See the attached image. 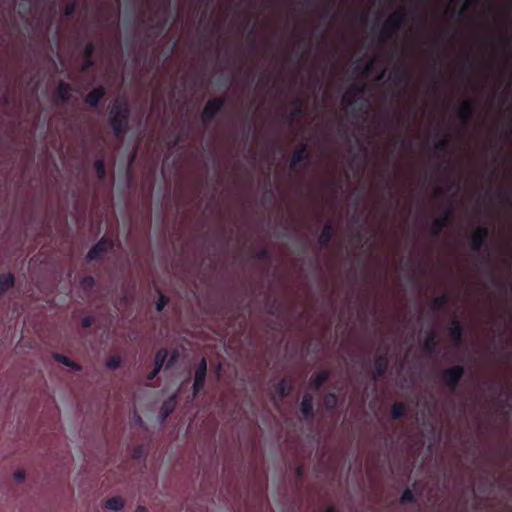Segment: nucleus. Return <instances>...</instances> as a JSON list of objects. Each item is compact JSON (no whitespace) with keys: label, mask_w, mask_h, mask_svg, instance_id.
Wrapping results in <instances>:
<instances>
[{"label":"nucleus","mask_w":512,"mask_h":512,"mask_svg":"<svg viewBox=\"0 0 512 512\" xmlns=\"http://www.w3.org/2000/svg\"><path fill=\"white\" fill-rule=\"evenodd\" d=\"M405 413V405L403 403H395L391 408V416L393 419H399Z\"/></svg>","instance_id":"27"},{"label":"nucleus","mask_w":512,"mask_h":512,"mask_svg":"<svg viewBox=\"0 0 512 512\" xmlns=\"http://www.w3.org/2000/svg\"><path fill=\"white\" fill-rule=\"evenodd\" d=\"M255 258L259 261L268 260L270 258V252L267 248H261L255 253Z\"/></svg>","instance_id":"33"},{"label":"nucleus","mask_w":512,"mask_h":512,"mask_svg":"<svg viewBox=\"0 0 512 512\" xmlns=\"http://www.w3.org/2000/svg\"><path fill=\"white\" fill-rule=\"evenodd\" d=\"M372 66H373V61H370L367 63V65L365 66V68L362 72V75L364 77L368 76V74L371 72Z\"/></svg>","instance_id":"42"},{"label":"nucleus","mask_w":512,"mask_h":512,"mask_svg":"<svg viewBox=\"0 0 512 512\" xmlns=\"http://www.w3.org/2000/svg\"><path fill=\"white\" fill-rule=\"evenodd\" d=\"M24 478H25V473L23 471H17V472L14 473V479L17 482L23 481Z\"/></svg>","instance_id":"43"},{"label":"nucleus","mask_w":512,"mask_h":512,"mask_svg":"<svg viewBox=\"0 0 512 512\" xmlns=\"http://www.w3.org/2000/svg\"><path fill=\"white\" fill-rule=\"evenodd\" d=\"M95 284H96V281H95L94 277H92L90 275L84 276L80 281L81 288L86 292H90L93 289V287L95 286Z\"/></svg>","instance_id":"25"},{"label":"nucleus","mask_w":512,"mask_h":512,"mask_svg":"<svg viewBox=\"0 0 512 512\" xmlns=\"http://www.w3.org/2000/svg\"><path fill=\"white\" fill-rule=\"evenodd\" d=\"M410 146H411V150H413V146H414L413 140H411Z\"/></svg>","instance_id":"52"},{"label":"nucleus","mask_w":512,"mask_h":512,"mask_svg":"<svg viewBox=\"0 0 512 512\" xmlns=\"http://www.w3.org/2000/svg\"><path fill=\"white\" fill-rule=\"evenodd\" d=\"M94 66H95V61L93 60V58H83V62L81 65V70L83 72H86V71L92 69Z\"/></svg>","instance_id":"34"},{"label":"nucleus","mask_w":512,"mask_h":512,"mask_svg":"<svg viewBox=\"0 0 512 512\" xmlns=\"http://www.w3.org/2000/svg\"><path fill=\"white\" fill-rule=\"evenodd\" d=\"M154 30H159L160 32L164 30V24L163 22L161 21H157L155 22L152 26H151V29H150V32L147 34V37H151L152 35V32Z\"/></svg>","instance_id":"37"},{"label":"nucleus","mask_w":512,"mask_h":512,"mask_svg":"<svg viewBox=\"0 0 512 512\" xmlns=\"http://www.w3.org/2000/svg\"><path fill=\"white\" fill-rule=\"evenodd\" d=\"M355 239H356L357 243H361V241H362L363 237H362V235H361V234H357V235L355 236Z\"/></svg>","instance_id":"46"},{"label":"nucleus","mask_w":512,"mask_h":512,"mask_svg":"<svg viewBox=\"0 0 512 512\" xmlns=\"http://www.w3.org/2000/svg\"><path fill=\"white\" fill-rule=\"evenodd\" d=\"M411 488H412V489H416V482H413V483L411 484Z\"/></svg>","instance_id":"50"},{"label":"nucleus","mask_w":512,"mask_h":512,"mask_svg":"<svg viewBox=\"0 0 512 512\" xmlns=\"http://www.w3.org/2000/svg\"><path fill=\"white\" fill-rule=\"evenodd\" d=\"M411 501L413 500V493L410 489H406L403 494H402V497H401V501L402 502H406V501Z\"/></svg>","instance_id":"39"},{"label":"nucleus","mask_w":512,"mask_h":512,"mask_svg":"<svg viewBox=\"0 0 512 512\" xmlns=\"http://www.w3.org/2000/svg\"><path fill=\"white\" fill-rule=\"evenodd\" d=\"M383 77H384V72H382V73L379 75L378 79L380 80V79H382Z\"/></svg>","instance_id":"51"},{"label":"nucleus","mask_w":512,"mask_h":512,"mask_svg":"<svg viewBox=\"0 0 512 512\" xmlns=\"http://www.w3.org/2000/svg\"><path fill=\"white\" fill-rule=\"evenodd\" d=\"M72 90L73 87L71 84L60 81L56 90L55 101L61 103L68 102L70 100Z\"/></svg>","instance_id":"10"},{"label":"nucleus","mask_w":512,"mask_h":512,"mask_svg":"<svg viewBox=\"0 0 512 512\" xmlns=\"http://www.w3.org/2000/svg\"><path fill=\"white\" fill-rule=\"evenodd\" d=\"M93 166H94V170H95L97 178L100 181H103L106 177V167H105L104 159L103 158L96 159Z\"/></svg>","instance_id":"21"},{"label":"nucleus","mask_w":512,"mask_h":512,"mask_svg":"<svg viewBox=\"0 0 512 512\" xmlns=\"http://www.w3.org/2000/svg\"><path fill=\"white\" fill-rule=\"evenodd\" d=\"M405 22V13L403 10H396L389 14L381 25L378 32L380 43H386L393 40Z\"/></svg>","instance_id":"2"},{"label":"nucleus","mask_w":512,"mask_h":512,"mask_svg":"<svg viewBox=\"0 0 512 512\" xmlns=\"http://www.w3.org/2000/svg\"><path fill=\"white\" fill-rule=\"evenodd\" d=\"M55 356V359L60 362V363H63L67 366H72V367H75V368H79L75 363L71 362L66 356L65 354H60V353H57V354H53Z\"/></svg>","instance_id":"32"},{"label":"nucleus","mask_w":512,"mask_h":512,"mask_svg":"<svg viewBox=\"0 0 512 512\" xmlns=\"http://www.w3.org/2000/svg\"><path fill=\"white\" fill-rule=\"evenodd\" d=\"M323 403L327 410H332L337 404V396L334 393H328L324 396Z\"/></svg>","instance_id":"26"},{"label":"nucleus","mask_w":512,"mask_h":512,"mask_svg":"<svg viewBox=\"0 0 512 512\" xmlns=\"http://www.w3.org/2000/svg\"><path fill=\"white\" fill-rule=\"evenodd\" d=\"M134 419L137 424L142 425L143 421L139 415L135 414Z\"/></svg>","instance_id":"44"},{"label":"nucleus","mask_w":512,"mask_h":512,"mask_svg":"<svg viewBox=\"0 0 512 512\" xmlns=\"http://www.w3.org/2000/svg\"><path fill=\"white\" fill-rule=\"evenodd\" d=\"M124 507V500L120 496L111 497L104 503V508L112 511H120Z\"/></svg>","instance_id":"19"},{"label":"nucleus","mask_w":512,"mask_h":512,"mask_svg":"<svg viewBox=\"0 0 512 512\" xmlns=\"http://www.w3.org/2000/svg\"><path fill=\"white\" fill-rule=\"evenodd\" d=\"M131 109L127 101L116 100L112 103L108 120L109 125L117 138H122L129 130Z\"/></svg>","instance_id":"1"},{"label":"nucleus","mask_w":512,"mask_h":512,"mask_svg":"<svg viewBox=\"0 0 512 512\" xmlns=\"http://www.w3.org/2000/svg\"><path fill=\"white\" fill-rule=\"evenodd\" d=\"M19 13H28L30 12V3L28 0H23L21 3H19Z\"/></svg>","instance_id":"38"},{"label":"nucleus","mask_w":512,"mask_h":512,"mask_svg":"<svg viewBox=\"0 0 512 512\" xmlns=\"http://www.w3.org/2000/svg\"><path fill=\"white\" fill-rule=\"evenodd\" d=\"M15 277L11 272L0 273V296L14 287Z\"/></svg>","instance_id":"15"},{"label":"nucleus","mask_w":512,"mask_h":512,"mask_svg":"<svg viewBox=\"0 0 512 512\" xmlns=\"http://www.w3.org/2000/svg\"><path fill=\"white\" fill-rule=\"evenodd\" d=\"M168 354H156L155 365L153 371L148 375V380L154 379V377L159 373V371L164 366L166 361V357Z\"/></svg>","instance_id":"20"},{"label":"nucleus","mask_w":512,"mask_h":512,"mask_svg":"<svg viewBox=\"0 0 512 512\" xmlns=\"http://www.w3.org/2000/svg\"><path fill=\"white\" fill-rule=\"evenodd\" d=\"M404 75L399 68H394L389 72L388 80L396 87L403 81Z\"/></svg>","instance_id":"22"},{"label":"nucleus","mask_w":512,"mask_h":512,"mask_svg":"<svg viewBox=\"0 0 512 512\" xmlns=\"http://www.w3.org/2000/svg\"><path fill=\"white\" fill-rule=\"evenodd\" d=\"M414 273H415V272H414V270L412 269V271H411V277H413V276H414Z\"/></svg>","instance_id":"54"},{"label":"nucleus","mask_w":512,"mask_h":512,"mask_svg":"<svg viewBox=\"0 0 512 512\" xmlns=\"http://www.w3.org/2000/svg\"><path fill=\"white\" fill-rule=\"evenodd\" d=\"M7 102H8V98L4 97V103L7 104Z\"/></svg>","instance_id":"53"},{"label":"nucleus","mask_w":512,"mask_h":512,"mask_svg":"<svg viewBox=\"0 0 512 512\" xmlns=\"http://www.w3.org/2000/svg\"><path fill=\"white\" fill-rule=\"evenodd\" d=\"M135 512H147V509L144 506H137Z\"/></svg>","instance_id":"45"},{"label":"nucleus","mask_w":512,"mask_h":512,"mask_svg":"<svg viewBox=\"0 0 512 512\" xmlns=\"http://www.w3.org/2000/svg\"><path fill=\"white\" fill-rule=\"evenodd\" d=\"M291 391V385L285 380L281 379L276 385V392L280 397L287 396Z\"/></svg>","instance_id":"23"},{"label":"nucleus","mask_w":512,"mask_h":512,"mask_svg":"<svg viewBox=\"0 0 512 512\" xmlns=\"http://www.w3.org/2000/svg\"><path fill=\"white\" fill-rule=\"evenodd\" d=\"M324 512H335L333 508H327Z\"/></svg>","instance_id":"48"},{"label":"nucleus","mask_w":512,"mask_h":512,"mask_svg":"<svg viewBox=\"0 0 512 512\" xmlns=\"http://www.w3.org/2000/svg\"><path fill=\"white\" fill-rule=\"evenodd\" d=\"M300 410L305 420H312L314 418L313 410V397L310 394H305L300 403Z\"/></svg>","instance_id":"12"},{"label":"nucleus","mask_w":512,"mask_h":512,"mask_svg":"<svg viewBox=\"0 0 512 512\" xmlns=\"http://www.w3.org/2000/svg\"><path fill=\"white\" fill-rule=\"evenodd\" d=\"M175 407H176L175 396H171L170 398H168L167 400H165L163 402V404L160 407V411H159V417H160L161 423L166 421L168 416L174 411Z\"/></svg>","instance_id":"13"},{"label":"nucleus","mask_w":512,"mask_h":512,"mask_svg":"<svg viewBox=\"0 0 512 512\" xmlns=\"http://www.w3.org/2000/svg\"><path fill=\"white\" fill-rule=\"evenodd\" d=\"M297 473L298 475H301V469H298Z\"/></svg>","instance_id":"55"},{"label":"nucleus","mask_w":512,"mask_h":512,"mask_svg":"<svg viewBox=\"0 0 512 512\" xmlns=\"http://www.w3.org/2000/svg\"><path fill=\"white\" fill-rule=\"evenodd\" d=\"M132 458L138 461H144L146 459V450L144 446H136L132 451Z\"/></svg>","instance_id":"29"},{"label":"nucleus","mask_w":512,"mask_h":512,"mask_svg":"<svg viewBox=\"0 0 512 512\" xmlns=\"http://www.w3.org/2000/svg\"><path fill=\"white\" fill-rule=\"evenodd\" d=\"M225 100L223 98H213L207 101L201 113V122L208 125L212 122L215 116L223 109Z\"/></svg>","instance_id":"4"},{"label":"nucleus","mask_w":512,"mask_h":512,"mask_svg":"<svg viewBox=\"0 0 512 512\" xmlns=\"http://www.w3.org/2000/svg\"><path fill=\"white\" fill-rule=\"evenodd\" d=\"M358 318L365 325L369 323L370 318L378 322V309L376 305L370 306L368 301H366L358 312Z\"/></svg>","instance_id":"8"},{"label":"nucleus","mask_w":512,"mask_h":512,"mask_svg":"<svg viewBox=\"0 0 512 512\" xmlns=\"http://www.w3.org/2000/svg\"><path fill=\"white\" fill-rule=\"evenodd\" d=\"M96 46L93 42H88L83 50V58H93Z\"/></svg>","instance_id":"31"},{"label":"nucleus","mask_w":512,"mask_h":512,"mask_svg":"<svg viewBox=\"0 0 512 512\" xmlns=\"http://www.w3.org/2000/svg\"><path fill=\"white\" fill-rule=\"evenodd\" d=\"M158 293H159V297L156 302L155 308L158 312H161L165 308V306L168 304L169 298L167 296H165L163 293H161L160 291Z\"/></svg>","instance_id":"30"},{"label":"nucleus","mask_w":512,"mask_h":512,"mask_svg":"<svg viewBox=\"0 0 512 512\" xmlns=\"http://www.w3.org/2000/svg\"><path fill=\"white\" fill-rule=\"evenodd\" d=\"M206 373H207V362L205 358H202L199 362L194 375V382H193V392L194 396H196L199 391L202 389L205 383L206 379Z\"/></svg>","instance_id":"7"},{"label":"nucleus","mask_w":512,"mask_h":512,"mask_svg":"<svg viewBox=\"0 0 512 512\" xmlns=\"http://www.w3.org/2000/svg\"><path fill=\"white\" fill-rule=\"evenodd\" d=\"M367 85L362 81L353 82L342 97V102L352 109L354 116L361 111L366 104V99H355L356 96L366 93Z\"/></svg>","instance_id":"3"},{"label":"nucleus","mask_w":512,"mask_h":512,"mask_svg":"<svg viewBox=\"0 0 512 512\" xmlns=\"http://www.w3.org/2000/svg\"><path fill=\"white\" fill-rule=\"evenodd\" d=\"M386 355L387 354H379V357H377L374 362V380H378L381 376H383V374L387 370L388 360L386 358Z\"/></svg>","instance_id":"14"},{"label":"nucleus","mask_w":512,"mask_h":512,"mask_svg":"<svg viewBox=\"0 0 512 512\" xmlns=\"http://www.w3.org/2000/svg\"><path fill=\"white\" fill-rule=\"evenodd\" d=\"M170 355H171V356H170V358H169V359H168V361H167V364H166V366H165V369L170 368V367H171V366H172V365L177 361L178 356H179L180 354L173 353V354H170Z\"/></svg>","instance_id":"41"},{"label":"nucleus","mask_w":512,"mask_h":512,"mask_svg":"<svg viewBox=\"0 0 512 512\" xmlns=\"http://www.w3.org/2000/svg\"><path fill=\"white\" fill-rule=\"evenodd\" d=\"M295 107L290 111L288 121L291 122L294 119L300 118L305 114L303 109L304 101L300 97H296L294 100Z\"/></svg>","instance_id":"18"},{"label":"nucleus","mask_w":512,"mask_h":512,"mask_svg":"<svg viewBox=\"0 0 512 512\" xmlns=\"http://www.w3.org/2000/svg\"><path fill=\"white\" fill-rule=\"evenodd\" d=\"M114 248V241L106 236H103L86 255L88 262L97 260L102 254L112 251Z\"/></svg>","instance_id":"6"},{"label":"nucleus","mask_w":512,"mask_h":512,"mask_svg":"<svg viewBox=\"0 0 512 512\" xmlns=\"http://www.w3.org/2000/svg\"><path fill=\"white\" fill-rule=\"evenodd\" d=\"M106 95V89L104 86H98L91 90L85 97V103L91 108H97L100 101Z\"/></svg>","instance_id":"9"},{"label":"nucleus","mask_w":512,"mask_h":512,"mask_svg":"<svg viewBox=\"0 0 512 512\" xmlns=\"http://www.w3.org/2000/svg\"><path fill=\"white\" fill-rule=\"evenodd\" d=\"M120 362H121V359L119 356H114L112 357L111 359H109L107 361V366L111 369H116L117 367H119L120 365Z\"/></svg>","instance_id":"35"},{"label":"nucleus","mask_w":512,"mask_h":512,"mask_svg":"<svg viewBox=\"0 0 512 512\" xmlns=\"http://www.w3.org/2000/svg\"><path fill=\"white\" fill-rule=\"evenodd\" d=\"M386 176H387V171H386V170H384V171L381 173V177H382V178H385Z\"/></svg>","instance_id":"47"},{"label":"nucleus","mask_w":512,"mask_h":512,"mask_svg":"<svg viewBox=\"0 0 512 512\" xmlns=\"http://www.w3.org/2000/svg\"><path fill=\"white\" fill-rule=\"evenodd\" d=\"M334 1H330L328 4H327V7L326 9L324 10L323 12V16L324 17H328V16H331L333 17L334 15L331 14L333 8H334Z\"/></svg>","instance_id":"40"},{"label":"nucleus","mask_w":512,"mask_h":512,"mask_svg":"<svg viewBox=\"0 0 512 512\" xmlns=\"http://www.w3.org/2000/svg\"><path fill=\"white\" fill-rule=\"evenodd\" d=\"M335 234V228L331 221H327L318 237L321 247H327Z\"/></svg>","instance_id":"11"},{"label":"nucleus","mask_w":512,"mask_h":512,"mask_svg":"<svg viewBox=\"0 0 512 512\" xmlns=\"http://www.w3.org/2000/svg\"><path fill=\"white\" fill-rule=\"evenodd\" d=\"M410 18H411V26H410V39H411V53L413 54L414 50V39L416 37V27H415V21H416V0H410Z\"/></svg>","instance_id":"16"},{"label":"nucleus","mask_w":512,"mask_h":512,"mask_svg":"<svg viewBox=\"0 0 512 512\" xmlns=\"http://www.w3.org/2000/svg\"><path fill=\"white\" fill-rule=\"evenodd\" d=\"M83 328H90L94 324V318L92 316H85L81 320Z\"/></svg>","instance_id":"36"},{"label":"nucleus","mask_w":512,"mask_h":512,"mask_svg":"<svg viewBox=\"0 0 512 512\" xmlns=\"http://www.w3.org/2000/svg\"><path fill=\"white\" fill-rule=\"evenodd\" d=\"M311 158V153L307 143H301L292 153L290 158L289 167L291 170H296L298 166L307 168Z\"/></svg>","instance_id":"5"},{"label":"nucleus","mask_w":512,"mask_h":512,"mask_svg":"<svg viewBox=\"0 0 512 512\" xmlns=\"http://www.w3.org/2000/svg\"><path fill=\"white\" fill-rule=\"evenodd\" d=\"M328 371H321L316 375L312 376L309 382L311 389L318 390L329 378Z\"/></svg>","instance_id":"17"},{"label":"nucleus","mask_w":512,"mask_h":512,"mask_svg":"<svg viewBox=\"0 0 512 512\" xmlns=\"http://www.w3.org/2000/svg\"><path fill=\"white\" fill-rule=\"evenodd\" d=\"M77 10V2L76 0H69L63 9V15L65 17H72Z\"/></svg>","instance_id":"28"},{"label":"nucleus","mask_w":512,"mask_h":512,"mask_svg":"<svg viewBox=\"0 0 512 512\" xmlns=\"http://www.w3.org/2000/svg\"><path fill=\"white\" fill-rule=\"evenodd\" d=\"M157 352H163V353H166V352H169L167 349H160L158 350Z\"/></svg>","instance_id":"49"},{"label":"nucleus","mask_w":512,"mask_h":512,"mask_svg":"<svg viewBox=\"0 0 512 512\" xmlns=\"http://www.w3.org/2000/svg\"><path fill=\"white\" fill-rule=\"evenodd\" d=\"M267 313L271 316L280 317L282 313V307L276 300L267 304Z\"/></svg>","instance_id":"24"}]
</instances>
